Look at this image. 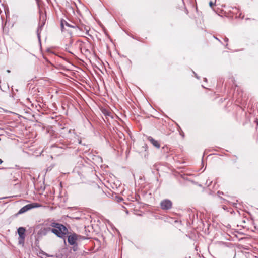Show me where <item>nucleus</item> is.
<instances>
[{
  "label": "nucleus",
  "mask_w": 258,
  "mask_h": 258,
  "mask_svg": "<svg viewBox=\"0 0 258 258\" xmlns=\"http://www.w3.org/2000/svg\"><path fill=\"white\" fill-rule=\"evenodd\" d=\"M51 226L54 228L52 229L51 232L59 237L64 238L68 232L67 228L61 224L53 222Z\"/></svg>",
  "instance_id": "obj_1"
},
{
  "label": "nucleus",
  "mask_w": 258,
  "mask_h": 258,
  "mask_svg": "<svg viewBox=\"0 0 258 258\" xmlns=\"http://www.w3.org/2000/svg\"><path fill=\"white\" fill-rule=\"evenodd\" d=\"M17 231L19 235L18 243L19 244L23 245L25 241L26 230L24 227H21L18 229Z\"/></svg>",
  "instance_id": "obj_2"
},
{
  "label": "nucleus",
  "mask_w": 258,
  "mask_h": 258,
  "mask_svg": "<svg viewBox=\"0 0 258 258\" xmlns=\"http://www.w3.org/2000/svg\"><path fill=\"white\" fill-rule=\"evenodd\" d=\"M172 203L169 200H164L160 203V206L163 210H168L172 207Z\"/></svg>",
  "instance_id": "obj_3"
},
{
  "label": "nucleus",
  "mask_w": 258,
  "mask_h": 258,
  "mask_svg": "<svg viewBox=\"0 0 258 258\" xmlns=\"http://www.w3.org/2000/svg\"><path fill=\"white\" fill-rule=\"evenodd\" d=\"M78 235L73 233L68 236V241L70 245H74L76 243V241L78 239Z\"/></svg>",
  "instance_id": "obj_4"
},
{
  "label": "nucleus",
  "mask_w": 258,
  "mask_h": 258,
  "mask_svg": "<svg viewBox=\"0 0 258 258\" xmlns=\"http://www.w3.org/2000/svg\"><path fill=\"white\" fill-rule=\"evenodd\" d=\"M52 229L50 227H42L38 231V234L40 236L46 235L49 231H51Z\"/></svg>",
  "instance_id": "obj_5"
},
{
  "label": "nucleus",
  "mask_w": 258,
  "mask_h": 258,
  "mask_svg": "<svg viewBox=\"0 0 258 258\" xmlns=\"http://www.w3.org/2000/svg\"><path fill=\"white\" fill-rule=\"evenodd\" d=\"M148 140L153 144L154 146L156 147L157 148H159L160 147V145L158 142V141L155 140L154 139H153L151 137H148Z\"/></svg>",
  "instance_id": "obj_6"
},
{
  "label": "nucleus",
  "mask_w": 258,
  "mask_h": 258,
  "mask_svg": "<svg viewBox=\"0 0 258 258\" xmlns=\"http://www.w3.org/2000/svg\"><path fill=\"white\" fill-rule=\"evenodd\" d=\"M66 26L69 27H72V28H75V26H73L70 24H69L67 21H61V28L62 29V31H63L64 30V26Z\"/></svg>",
  "instance_id": "obj_7"
},
{
  "label": "nucleus",
  "mask_w": 258,
  "mask_h": 258,
  "mask_svg": "<svg viewBox=\"0 0 258 258\" xmlns=\"http://www.w3.org/2000/svg\"><path fill=\"white\" fill-rule=\"evenodd\" d=\"M44 23H43V24L41 26H39V27H38V28L37 29V36H38V37L39 39H40V32L41 30L42 26L44 25Z\"/></svg>",
  "instance_id": "obj_8"
},
{
  "label": "nucleus",
  "mask_w": 258,
  "mask_h": 258,
  "mask_svg": "<svg viewBox=\"0 0 258 258\" xmlns=\"http://www.w3.org/2000/svg\"><path fill=\"white\" fill-rule=\"evenodd\" d=\"M31 204V206H32V208H38V207H41L40 205H39V204L36 203H32Z\"/></svg>",
  "instance_id": "obj_9"
},
{
  "label": "nucleus",
  "mask_w": 258,
  "mask_h": 258,
  "mask_svg": "<svg viewBox=\"0 0 258 258\" xmlns=\"http://www.w3.org/2000/svg\"><path fill=\"white\" fill-rule=\"evenodd\" d=\"M27 211V210H26V209L25 208V206L23 207V208H22L20 211H19V214H22V213H23Z\"/></svg>",
  "instance_id": "obj_10"
},
{
  "label": "nucleus",
  "mask_w": 258,
  "mask_h": 258,
  "mask_svg": "<svg viewBox=\"0 0 258 258\" xmlns=\"http://www.w3.org/2000/svg\"><path fill=\"white\" fill-rule=\"evenodd\" d=\"M25 208L26 209V210L28 211L31 209H32V206H31V204H28L26 206H25Z\"/></svg>",
  "instance_id": "obj_11"
},
{
  "label": "nucleus",
  "mask_w": 258,
  "mask_h": 258,
  "mask_svg": "<svg viewBox=\"0 0 258 258\" xmlns=\"http://www.w3.org/2000/svg\"><path fill=\"white\" fill-rule=\"evenodd\" d=\"M209 5L211 7H212L214 5V3L212 2H210Z\"/></svg>",
  "instance_id": "obj_12"
},
{
  "label": "nucleus",
  "mask_w": 258,
  "mask_h": 258,
  "mask_svg": "<svg viewBox=\"0 0 258 258\" xmlns=\"http://www.w3.org/2000/svg\"><path fill=\"white\" fill-rule=\"evenodd\" d=\"M255 122L256 123L257 126H258V119L255 120Z\"/></svg>",
  "instance_id": "obj_13"
},
{
  "label": "nucleus",
  "mask_w": 258,
  "mask_h": 258,
  "mask_svg": "<svg viewBox=\"0 0 258 258\" xmlns=\"http://www.w3.org/2000/svg\"><path fill=\"white\" fill-rule=\"evenodd\" d=\"M224 40H225V41H228V38H225Z\"/></svg>",
  "instance_id": "obj_14"
},
{
  "label": "nucleus",
  "mask_w": 258,
  "mask_h": 258,
  "mask_svg": "<svg viewBox=\"0 0 258 258\" xmlns=\"http://www.w3.org/2000/svg\"><path fill=\"white\" fill-rule=\"evenodd\" d=\"M3 162L2 160L0 159V164Z\"/></svg>",
  "instance_id": "obj_15"
},
{
  "label": "nucleus",
  "mask_w": 258,
  "mask_h": 258,
  "mask_svg": "<svg viewBox=\"0 0 258 258\" xmlns=\"http://www.w3.org/2000/svg\"><path fill=\"white\" fill-rule=\"evenodd\" d=\"M88 33V31L87 30H86V33L87 34Z\"/></svg>",
  "instance_id": "obj_16"
},
{
  "label": "nucleus",
  "mask_w": 258,
  "mask_h": 258,
  "mask_svg": "<svg viewBox=\"0 0 258 258\" xmlns=\"http://www.w3.org/2000/svg\"><path fill=\"white\" fill-rule=\"evenodd\" d=\"M77 29L80 30L79 28L77 27Z\"/></svg>",
  "instance_id": "obj_17"
}]
</instances>
